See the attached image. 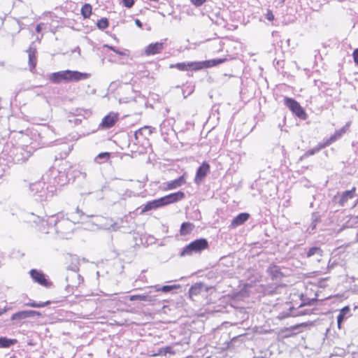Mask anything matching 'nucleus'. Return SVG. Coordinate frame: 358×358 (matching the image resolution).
<instances>
[{"label": "nucleus", "instance_id": "ddd939ff", "mask_svg": "<svg viewBox=\"0 0 358 358\" xmlns=\"http://www.w3.org/2000/svg\"><path fill=\"white\" fill-rule=\"evenodd\" d=\"M249 217L250 215L248 213H241L231 220L229 227L236 228L240 225H242L249 219Z\"/></svg>", "mask_w": 358, "mask_h": 358}, {"label": "nucleus", "instance_id": "2f4dec72", "mask_svg": "<svg viewBox=\"0 0 358 358\" xmlns=\"http://www.w3.org/2000/svg\"><path fill=\"white\" fill-rule=\"evenodd\" d=\"M26 318H27V317L24 310L17 312V313L13 314L11 317L12 320H17V321H21Z\"/></svg>", "mask_w": 358, "mask_h": 358}, {"label": "nucleus", "instance_id": "c03bdc74", "mask_svg": "<svg viewBox=\"0 0 358 358\" xmlns=\"http://www.w3.org/2000/svg\"><path fill=\"white\" fill-rule=\"evenodd\" d=\"M135 24L139 28H142V27H143L142 22L138 19H136L135 20Z\"/></svg>", "mask_w": 358, "mask_h": 358}, {"label": "nucleus", "instance_id": "c85d7f7f", "mask_svg": "<svg viewBox=\"0 0 358 358\" xmlns=\"http://www.w3.org/2000/svg\"><path fill=\"white\" fill-rule=\"evenodd\" d=\"M179 286L178 285H164V286H159V285H155L154 287H152V288H153L155 289V292H164V293H168L169 292H171V290H173V289H176L178 288Z\"/></svg>", "mask_w": 358, "mask_h": 358}, {"label": "nucleus", "instance_id": "9d476101", "mask_svg": "<svg viewBox=\"0 0 358 358\" xmlns=\"http://www.w3.org/2000/svg\"><path fill=\"white\" fill-rule=\"evenodd\" d=\"M118 113H110L103 118L100 126L103 129L112 127L118 120Z\"/></svg>", "mask_w": 358, "mask_h": 358}, {"label": "nucleus", "instance_id": "423d86ee", "mask_svg": "<svg viewBox=\"0 0 358 358\" xmlns=\"http://www.w3.org/2000/svg\"><path fill=\"white\" fill-rule=\"evenodd\" d=\"M170 68L177 69L179 71H186L189 70L198 71L202 69V64L200 62H189L171 64Z\"/></svg>", "mask_w": 358, "mask_h": 358}, {"label": "nucleus", "instance_id": "c9c22d12", "mask_svg": "<svg viewBox=\"0 0 358 358\" xmlns=\"http://www.w3.org/2000/svg\"><path fill=\"white\" fill-rule=\"evenodd\" d=\"M41 187H42L41 182H36V183L31 185V186H30L31 190L32 192L36 191V193L38 192L39 189Z\"/></svg>", "mask_w": 358, "mask_h": 358}, {"label": "nucleus", "instance_id": "3c124183", "mask_svg": "<svg viewBox=\"0 0 358 358\" xmlns=\"http://www.w3.org/2000/svg\"><path fill=\"white\" fill-rule=\"evenodd\" d=\"M4 312H6V310H0V315H1Z\"/></svg>", "mask_w": 358, "mask_h": 358}, {"label": "nucleus", "instance_id": "a18cd8bd", "mask_svg": "<svg viewBox=\"0 0 358 358\" xmlns=\"http://www.w3.org/2000/svg\"><path fill=\"white\" fill-rule=\"evenodd\" d=\"M308 313H309L306 310H301V311L299 312L296 315H307Z\"/></svg>", "mask_w": 358, "mask_h": 358}, {"label": "nucleus", "instance_id": "864d4df0", "mask_svg": "<svg viewBox=\"0 0 358 358\" xmlns=\"http://www.w3.org/2000/svg\"><path fill=\"white\" fill-rule=\"evenodd\" d=\"M27 160V158L25 159L22 160V162H24Z\"/></svg>", "mask_w": 358, "mask_h": 358}, {"label": "nucleus", "instance_id": "5701e85b", "mask_svg": "<svg viewBox=\"0 0 358 358\" xmlns=\"http://www.w3.org/2000/svg\"><path fill=\"white\" fill-rule=\"evenodd\" d=\"M110 155L108 152H101L94 158V162L98 164L105 163L110 159Z\"/></svg>", "mask_w": 358, "mask_h": 358}, {"label": "nucleus", "instance_id": "6ab92c4d", "mask_svg": "<svg viewBox=\"0 0 358 358\" xmlns=\"http://www.w3.org/2000/svg\"><path fill=\"white\" fill-rule=\"evenodd\" d=\"M152 128L150 126H145L134 132V137L138 140L140 136L146 138L152 133Z\"/></svg>", "mask_w": 358, "mask_h": 358}, {"label": "nucleus", "instance_id": "0eeeda50", "mask_svg": "<svg viewBox=\"0 0 358 358\" xmlns=\"http://www.w3.org/2000/svg\"><path fill=\"white\" fill-rule=\"evenodd\" d=\"M356 188L343 192L341 195L334 196L332 201L338 203L340 206H344L350 199L355 197Z\"/></svg>", "mask_w": 358, "mask_h": 358}, {"label": "nucleus", "instance_id": "b1692460", "mask_svg": "<svg viewBox=\"0 0 358 358\" xmlns=\"http://www.w3.org/2000/svg\"><path fill=\"white\" fill-rule=\"evenodd\" d=\"M346 131L345 127L341 128V129L336 131L334 135H332L329 139H327L325 143L326 145H329L331 143L336 141L337 139L340 138Z\"/></svg>", "mask_w": 358, "mask_h": 358}, {"label": "nucleus", "instance_id": "4be33fe9", "mask_svg": "<svg viewBox=\"0 0 358 358\" xmlns=\"http://www.w3.org/2000/svg\"><path fill=\"white\" fill-rule=\"evenodd\" d=\"M226 61V59H214L210 60H206L200 62L202 64V69L206 68H210L216 65L220 64Z\"/></svg>", "mask_w": 358, "mask_h": 358}, {"label": "nucleus", "instance_id": "f3484780", "mask_svg": "<svg viewBox=\"0 0 358 358\" xmlns=\"http://www.w3.org/2000/svg\"><path fill=\"white\" fill-rule=\"evenodd\" d=\"M129 300L133 301L136 300H139L142 301L147 302H153L156 300L155 296L150 295V294H137V295H131L128 296Z\"/></svg>", "mask_w": 358, "mask_h": 358}, {"label": "nucleus", "instance_id": "a878e982", "mask_svg": "<svg viewBox=\"0 0 358 358\" xmlns=\"http://www.w3.org/2000/svg\"><path fill=\"white\" fill-rule=\"evenodd\" d=\"M322 250L319 247H312L309 248V250L306 252V257L309 258L317 255L318 257H321L322 256Z\"/></svg>", "mask_w": 358, "mask_h": 358}, {"label": "nucleus", "instance_id": "1a4fd4ad", "mask_svg": "<svg viewBox=\"0 0 358 358\" xmlns=\"http://www.w3.org/2000/svg\"><path fill=\"white\" fill-rule=\"evenodd\" d=\"M161 198L164 206L166 205L173 203L182 200L185 198V193L183 192L178 191L177 192L171 193Z\"/></svg>", "mask_w": 358, "mask_h": 358}, {"label": "nucleus", "instance_id": "dca6fc26", "mask_svg": "<svg viewBox=\"0 0 358 358\" xmlns=\"http://www.w3.org/2000/svg\"><path fill=\"white\" fill-rule=\"evenodd\" d=\"M350 315V308L349 306L343 307L337 316V324L339 329L341 328V324L345 319V317H349Z\"/></svg>", "mask_w": 358, "mask_h": 358}, {"label": "nucleus", "instance_id": "603ef678", "mask_svg": "<svg viewBox=\"0 0 358 358\" xmlns=\"http://www.w3.org/2000/svg\"><path fill=\"white\" fill-rule=\"evenodd\" d=\"M294 334L289 333L285 336V337L292 336Z\"/></svg>", "mask_w": 358, "mask_h": 358}, {"label": "nucleus", "instance_id": "cd10ccee", "mask_svg": "<svg viewBox=\"0 0 358 358\" xmlns=\"http://www.w3.org/2000/svg\"><path fill=\"white\" fill-rule=\"evenodd\" d=\"M194 228V225L190 222H183L181 224L180 232L182 236L189 234Z\"/></svg>", "mask_w": 358, "mask_h": 358}, {"label": "nucleus", "instance_id": "412c9836", "mask_svg": "<svg viewBox=\"0 0 358 358\" xmlns=\"http://www.w3.org/2000/svg\"><path fill=\"white\" fill-rule=\"evenodd\" d=\"M327 146V145H326L325 142L323 143H319L316 147L306 151L301 157L300 159H303V158H306V157H308L309 156L313 155L317 153L318 152H320L322 149L324 148Z\"/></svg>", "mask_w": 358, "mask_h": 358}, {"label": "nucleus", "instance_id": "79ce46f5", "mask_svg": "<svg viewBox=\"0 0 358 358\" xmlns=\"http://www.w3.org/2000/svg\"><path fill=\"white\" fill-rule=\"evenodd\" d=\"M40 194L38 195L39 196V199L41 201H44V200H47L48 198V195H44L43 194H42V192H40Z\"/></svg>", "mask_w": 358, "mask_h": 358}, {"label": "nucleus", "instance_id": "f704fd0d", "mask_svg": "<svg viewBox=\"0 0 358 358\" xmlns=\"http://www.w3.org/2000/svg\"><path fill=\"white\" fill-rule=\"evenodd\" d=\"M105 47L108 48V49H110L111 50H113V52H115L116 54H117L119 55H121V56L126 55V53L124 52L121 51V50L117 49L114 46H110V45H106Z\"/></svg>", "mask_w": 358, "mask_h": 358}, {"label": "nucleus", "instance_id": "aec40b11", "mask_svg": "<svg viewBox=\"0 0 358 358\" xmlns=\"http://www.w3.org/2000/svg\"><path fill=\"white\" fill-rule=\"evenodd\" d=\"M185 182V180L183 176H180L178 178L169 181L167 182L166 189H173L180 187Z\"/></svg>", "mask_w": 358, "mask_h": 358}, {"label": "nucleus", "instance_id": "473e14b6", "mask_svg": "<svg viewBox=\"0 0 358 358\" xmlns=\"http://www.w3.org/2000/svg\"><path fill=\"white\" fill-rule=\"evenodd\" d=\"M50 303V301H47L45 302H40V303H36L35 301H33V302H29V303H26V306H30V307H34V308H41V307H45Z\"/></svg>", "mask_w": 358, "mask_h": 358}, {"label": "nucleus", "instance_id": "5fc2aeb1", "mask_svg": "<svg viewBox=\"0 0 358 358\" xmlns=\"http://www.w3.org/2000/svg\"><path fill=\"white\" fill-rule=\"evenodd\" d=\"M10 358H13V357H10Z\"/></svg>", "mask_w": 358, "mask_h": 358}, {"label": "nucleus", "instance_id": "f03ea898", "mask_svg": "<svg viewBox=\"0 0 358 358\" xmlns=\"http://www.w3.org/2000/svg\"><path fill=\"white\" fill-rule=\"evenodd\" d=\"M90 76V74L87 73L66 70L52 73L50 76V80L53 83H59L62 80L77 82L82 80H86Z\"/></svg>", "mask_w": 358, "mask_h": 358}, {"label": "nucleus", "instance_id": "a19ab883", "mask_svg": "<svg viewBox=\"0 0 358 358\" xmlns=\"http://www.w3.org/2000/svg\"><path fill=\"white\" fill-rule=\"evenodd\" d=\"M25 311V313H26V315H27V317H35V310H24Z\"/></svg>", "mask_w": 358, "mask_h": 358}, {"label": "nucleus", "instance_id": "f8f14e48", "mask_svg": "<svg viewBox=\"0 0 358 358\" xmlns=\"http://www.w3.org/2000/svg\"><path fill=\"white\" fill-rule=\"evenodd\" d=\"M164 49V43L156 42L155 43L149 44L145 50L146 55H153L159 53Z\"/></svg>", "mask_w": 358, "mask_h": 358}, {"label": "nucleus", "instance_id": "58836bf2", "mask_svg": "<svg viewBox=\"0 0 358 358\" xmlns=\"http://www.w3.org/2000/svg\"><path fill=\"white\" fill-rule=\"evenodd\" d=\"M265 15H266V18L268 21H273L274 20V15L273 14V13L271 10H268Z\"/></svg>", "mask_w": 358, "mask_h": 358}, {"label": "nucleus", "instance_id": "a211bd4d", "mask_svg": "<svg viewBox=\"0 0 358 358\" xmlns=\"http://www.w3.org/2000/svg\"><path fill=\"white\" fill-rule=\"evenodd\" d=\"M27 52L29 56V65L30 70L32 71L35 69L36 65V49L30 47L27 50Z\"/></svg>", "mask_w": 358, "mask_h": 358}, {"label": "nucleus", "instance_id": "de8ad7c7", "mask_svg": "<svg viewBox=\"0 0 358 358\" xmlns=\"http://www.w3.org/2000/svg\"><path fill=\"white\" fill-rule=\"evenodd\" d=\"M80 175L83 179L87 178V173L85 172H80Z\"/></svg>", "mask_w": 358, "mask_h": 358}, {"label": "nucleus", "instance_id": "20e7f679", "mask_svg": "<svg viewBox=\"0 0 358 358\" xmlns=\"http://www.w3.org/2000/svg\"><path fill=\"white\" fill-rule=\"evenodd\" d=\"M66 290L68 292H72L75 288H77L83 281L81 275L76 271H71L66 277Z\"/></svg>", "mask_w": 358, "mask_h": 358}, {"label": "nucleus", "instance_id": "37998d69", "mask_svg": "<svg viewBox=\"0 0 358 358\" xmlns=\"http://www.w3.org/2000/svg\"><path fill=\"white\" fill-rule=\"evenodd\" d=\"M43 26V23H40V24H37L36 27V32L40 33L41 31V30H42V27Z\"/></svg>", "mask_w": 358, "mask_h": 358}, {"label": "nucleus", "instance_id": "4c0bfd02", "mask_svg": "<svg viewBox=\"0 0 358 358\" xmlns=\"http://www.w3.org/2000/svg\"><path fill=\"white\" fill-rule=\"evenodd\" d=\"M191 3L196 7L202 6L206 0H190Z\"/></svg>", "mask_w": 358, "mask_h": 358}, {"label": "nucleus", "instance_id": "7c9ffc66", "mask_svg": "<svg viewBox=\"0 0 358 358\" xmlns=\"http://www.w3.org/2000/svg\"><path fill=\"white\" fill-rule=\"evenodd\" d=\"M108 20L106 17H102L98 20L96 26L99 29L103 30L108 27Z\"/></svg>", "mask_w": 358, "mask_h": 358}, {"label": "nucleus", "instance_id": "bb28decb", "mask_svg": "<svg viewBox=\"0 0 358 358\" xmlns=\"http://www.w3.org/2000/svg\"><path fill=\"white\" fill-rule=\"evenodd\" d=\"M17 343V340L10 339L6 337H0V348H9L11 345Z\"/></svg>", "mask_w": 358, "mask_h": 358}, {"label": "nucleus", "instance_id": "49530a36", "mask_svg": "<svg viewBox=\"0 0 358 358\" xmlns=\"http://www.w3.org/2000/svg\"><path fill=\"white\" fill-rule=\"evenodd\" d=\"M165 353H171V347H166L164 349Z\"/></svg>", "mask_w": 358, "mask_h": 358}, {"label": "nucleus", "instance_id": "4468645a", "mask_svg": "<svg viewBox=\"0 0 358 358\" xmlns=\"http://www.w3.org/2000/svg\"><path fill=\"white\" fill-rule=\"evenodd\" d=\"M164 206L162 198L148 202L142 209V213Z\"/></svg>", "mask_w": 358, "mask_h": 358}, {"label": "nucleus", "instance_id": "c756f323", "mask_svg": "<svg viewBox=\"0 0 358 358\" xmlns=\"http://www.w3.org/2000/svg\"><path fill=\"white\" fill-rule=\"evenodd\" d=\"M92 6L90 3H85L81 8V15L84 18H89L92 14Z\"/></svg>", "mask_w": 358, "mask_h": 358}, {"label": "nucleus", "instance_id": "6e6552de", "mask_svg": "<svg viewBox=\"0 0 358 358\" xmlns=\"http://www.w3.org/2000/svg\"><path fill=\"white\" fill-rule=\"evenodd\" d=\"M29 273L34 281L39 285L45 287H50L52 286V282L48 280L42 271L37 269H31Z\"/></svg>", "mask_w": 358, "mask_h": 358}, {"label": "nucleus", "instance_id": "ea45409f", "mask_svg": "<svg viewBox=\"0 0 358 358\" xmlns=\"http://www.w3.org/2000/svg\"><path fill=\"white\" fill-rule=\"evenodd\" d=\"M352 55L355 64L358 65V48L354 50Z\"/></svg>", "mask_w": 358, "mask_h": 358}, {"label": "nucleus", "instance_id": "9b49d317", "mask_svg": "<svg viewBox=\"0 0 358 358\" xmlns=\"http://www.w3.org/2000/svg\"><path fill=\"white\" fill-rule=\"evenodd\" d=\"M210 171V165L203 162L197 169L194 182L199 184Z\"/></svg>", "mask_w": 358, "mask_h": 358}, {"label": "nucleus", "instance_id": "7ed1b4c3", "mask_svg": "<svg viewBox=\"0 0 358 358\" xmlns=\"http://www.w3.org/2000/svg\"><path fill=\"white\" fill-rule=\"evenodd\" d=\"M208 247V243L206 238L196 239L183 248L180 253V256H190L193 253L201 252Z\"/></svg>", "mask_w": 358, "mask_h": 358}, {"label": "nucleus", "instance_id": "39448f33", "mask_svg": "<svg viewBox=\"0 0 358 358\" xmlns=\"http://www.w3.org/2000/svg\"><path fill=\"white\" fill-rule=\"evenodd\" d=\"M284 103L301 120L306 119L307 115L305 110L295 99L285 97L284 99Z\"/></svg>", "mask_w": 358, "mask_h": 358}, {"label": "nucleus", "instance_id": "e433bc0d", "mask_svg": "<svg viewBox=\"0 0 358 358\" xmlns=\"http://www.w3.org/2000/svg\"><path fill=\"white\" fill-rule=\"evenodd\" d=\"M122 3L126 8H130L134 4V0H122Z\"/></svg>", "mask_w": 358, "mask_h": 358}, {"label": "nucleus", "instance_id": "72a5a7b5", "mask_svg": "<svg viewBox=\"0 0 358 358\" xmlns=\"http://www.w3.org/2000/svg\"><path fill=\"white\" fill-rule=\"evenodd\" d=\"M307 326H308V324L306 322L297 324L296 325L291 326L289 328H285V329L282 330V332L291 331H294V330H299L301 327H307Z\"/></svg>", "mask_w": 358, "mask_h": 358}, {"label": "nucleus", "instance_id": "09e8293b", "mask_svg": "<svg viewBox=\"0 0 358 358\" xmlns=\"http://www.w3.org/2000/svg\"><path fill=\"white\" fill-rule=\"evenodd\" d=\"M288 315H289L288 314H287V315H282V314H280V315L278 316V317H279L280 319H283V318H285V317H287Z\"/></svg>", "mask_w": 358, "mask_h": 358}, {"label": "nucleus", "instance_id": "393cba45", "mask_svg": "<svg viewBox=\"0 0 358 358\" xmlns=\"http://www.w3.org/2000/svg\"><path fill=\"white\" fill-rule=\"evenodd\" d=\"M205 285L203 283H196L193 285L189 290V293L190 296L197 295L200 294L203 289H205Z\"/></svg>", "mask_w": 358, "mask_h": 358}, {"label": "nucleus", "instance_id": "8fccbe9b", "mask_svg": "<svg viewBox=\"0 0 358 358\" xmlns=\"http://www.w3.org/2000/svg\"><path fill=\"white\" fill-rule=\"evenodd\" d=\"M35 316H41V313L38 311H35Z\"/></svg>", "mask_w": 358, "mask_h": 358}, {"label": "nucleus", "instance_id": "f257e3e1", "mask_svg": "<svg viewBox=\"0 0 358 358\" xmlns=\"http://www.w3.org/2000/svg\"><path fill=\"white\" fill-rule=\"evenodd\" d=\"M90 217H93V215H87L77 208L74 213L69 214L68 217H61V218H59V216H57L56 219H54L52 217L49 223L51 224L54 222L56 232L62 238L67 239L69 238V236L73 232L76 223L86 222Z\"/></svg>", "mask_w": 358, "mask_h": 358}, {"label": "nucleus", "instance_id": "2eb2a0df", "mask_svg": "<svg viewBox=\"0 0 358 358\" xmlns=\"http://www.w3.org/2000/svg\"><path fill=\"white\" fill-rule=\"evenodd\" d=\"M267 272L273 280L280 279L283 276L280 268L277 265H271L268 268Z\"/></svg>", "mask_w": 358, "mask_h": 358}]
</instances>
